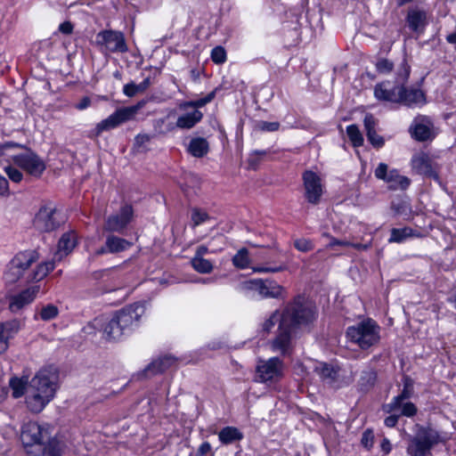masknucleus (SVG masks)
<instances>
[{
	"label": "nucleus",
	"mask_w": 456,
	"mask_h": 456,
	"mask_svg": "<svg viewBox=\"0 0 456 456\" xmlns=\"http://www.w3.org/2000/svg\"><path fill=\"white\" fill-rule=\"evenodd\" d=\"M316 318L314 308L297 297L288 304L281 313L274 311L262 325L263 330L269 333L279 322L276 336L270 342L273 352L281 355H289L293 350V339L297 330L312 323Z\"/></svg>",
	"instance_id": "obj_1"
},
{
	"label": "nucleus",
	"mask_w": 456,
	"mask_h": 456,
	"mask_svg": "<svg viewBox=\"0 0 456 456\" xmlns=\"http://www.w3.org/2000/svg\"><path fill=\"white\" fill-rule=\"evenodd\" d=\"M20 440L29 454L33 453V447H39L42 456H61L62 444L55 438L50 439L48 428L37 422L29 421L22 426Z\"/></svg>",
	"instance_id": "obj_2"
},
{
	"label": "nucleus",
	"mask_w": 456,
	"mask_h": 456,
	"mask_svg": "<svg viewBox=\"0 0 456 456\" xmlns=\"http://www.w3.org/2000/svg\"><path fill=\"white\" fill-rule=\"evenodd\" d=\"M144 314V307L134 304L118 312L104 328V334L110 340H118L125 330L136 325Z\"/></svg>",
	"instance_id": "obj_3"
},
{
	"label": "nucleus",
	"mask_w": 456,
	"mask_h": 456,
	"mask_svg": "<svg viewBox=\"0 0 456 456\" xmlns=\"http://www.w3.org/2000/svg\"><path fill=\"white\" fill-rule=\"evenodd\" d=\"M380 327L372 319H365L346 330L348 339L361 349H368L379 342Z\"/></svg>",
	"instance_id": "obj_4"
},
{
	"label": "nucleus",
	"mask_w": 456,
	"mask_h": 456,
	"mask_svg": "<svg viewBox=\"0 0 456 456\" xmlns=\"http://www.w3.org/2000/svg\"><path fill=\"white\" fill-rule=\"evenodd\" d=\"M144 105L145 101H141L135 105L118 109L107 118L99 122L96 126L88 133V137L91 139L97 138L103 132L113 129L119 125L134 118L139 110H141Z\"/></svg>",
	"instance_id": "obj_5"
},
{
	"label": "nucleus",
	"mask_w": 456,
	"mask_h": 456,
	"mask_svg": "<svg viewBox=\"0 0 456 456\" xmlns=\"http://www.w3.org/2000/svg\"><path fill=\"white\" fill-rule=\"evenodd\" d=\"M441 442L440 434L431 428H420L407 446L410 456H432L431 450Z\"/></svg>",
	"instance_id": "obj_6"
},
{
	"label": "nucleus",
	"mask_w": 456,
	"mask_h": 456,
	"mask_svg": "<svg viewBox=\"0 0 456 456\" xmlns=\"http://www.w3.org/2000/svg\"><path fill=\"white\" fill-rule=\"evenodd\" d=\"M38 258V254L35 250H26L16 254L6 266L4 273V281L8 284L17 282Z\"/></svg>",
	"instance_id": "obj_7"
},
{
	"label": "nucleus",
	"mask_w": 456,
	"mask_h": 456,
	"mask_svg": "<svg viewBox=\"0 0 456 456\" xmlns=\"http://www.w3.org/2000/svg\"><path fill=\"white\" fill-rule=\"evenodd\" d=\"M410 66L407 64L406 61L403 60L397 71L396 78V82L401 86H394L393 88H387L386 83L377 85L374 90L376 98L393 102H402L404 88L403 84L407 81L410 76Z\"/></svg>",
	"instance_id": "obj_8"
},
{
	"label": "nucleus",
	"mask_w": 456,
	"mask_h": 456,
	"mask_svg": "<svg viewBox=\"0 0 456 456\" xmlns=\"http://www.w3.org/2000/svg\"><path fill=\"white\" fill-rule=\"evenodd\" d=\"M63 222L61 213L50 204L40 208L34 218V226L41 232H49L57 229Z\"/></svg>",
	"instance_id": "obj_9"
},
{
	"label": "nucleus",
	"mask_w": 456,
	"mask_h": 456,
	"mask_svg": "<svg viewBox=\"0 0 456 456\" xmlns=\"http://www.w3.org/2000/svg\"><path fill=\"white\" fill-rule=\"evenodd\" d=\"M304 196L308 203L318 205L324 192L321 177L311 170H305L302 175Z\"/></svg>",
	"instance_id": "obj_10"
},
{
	"label": "nucleus",
	"mask_w": 456,
	"mask_h": 456,
	"mask_svg": "<svg viewBox=\"0 0 456 456\" xmlns=\"http://www.w3.org/2000/svg\"><path fill=\"white\" fill-rule=\"evenodd\" d=\"M375 176L388 183L390 190H406L411 180L404 175H401L395 169L388 171V167L385 163H380L375 170Z\"/></svg>",
	"instance_id": "obj_11"
},
{
	"label": "nucleus",
	"mask_w": 456,
	"mask_h": 456,
	"mask_svg": "<svg viewBox=\"0 0 456 456\" xmlns=\"http://www.w3.org/2000/svg\"><path fill=\"white\" fill-rule=\"evenodd\" d=\"M133 215L132 206L125 205L121 207L118 213L110 215L105 219L103 231L123 233L124 230L132 221Z\"/></svg>",
	"instance_id": "obj_12"
},
{
	"label": "nucleus",
	"mask_w": 456,
	"mask_h": 456,
	"mask_svg": "<svg viewBox=\"0 0 456 456\" xmlns=\"http://www.w3.org/2000/svg\"><path fill=\"white\" fill-rule=\"evenodd\" d=\"M56 379L55 371L50 369H42L30 380L29 385L38 390L39 393H44L53 398L56 390Z\"/></svg>",
	"instance_id": "obj_13"
},
{
	"label": "nucleus",
	"mask_w": 456,
	"mask_h": 456,
	"mask_svg": "<svg viewBox=\"0 0 456 456\" xmlns=\"http://www.w3.org/2000/svg\"><path fill=\"white\" fill-rule=\"evenodd\" d=\"M283 362L278 357L259 361L256 367L257 377L262 382L275 381L281 378Z\"/></svg>",
	"instance_id": "obj_14"
},
{
	"label": "nucleus",
	"mask_w": 456,
	"mask_h": 456,
	"mask_svg": "<svg viewBox=\"0 0 456 456\" xmlns=\"http://www.w3.org/2000/svg\"><path fill=\"white\" fill-rule=\"evenodd\" d=\"M97 44L101 45L105 50L112 53H125L127 46L124 35L121 32L113 30L101 31L96 36Z\"/></svg>",
	"instance_id": "obj_15"
},
{
	"label": "nucleus",
	"mask_w": 456,
	"mask_h": 456,
	"mask_svg": "<svg viewBox=\"0 0 456 456\" xmlns=\"http://www.w3.org/2000/svg\"><path fill=\"white\" fill-rule=\"evenodd\" d=\"M248 289L258 292L263 297L282 298L285 289L274 281L251 280L246 283Z\"/></svg>",
	"instance_id": "obj_16"
},
{
	"label": "nucleus",
	"mask_w": 456,
	"mask_h": 456,
	"mask_svg": "<svg viewBox=\"0 0 456 456\" xmlns=\"http://www.w3.org/2000/svg\"><path fill=\"white\" fill-rule=\"evenodd\" d=\"M13 162L32 175L38 176L45 169L44 162L33 152L12 155Z\"/></svg>",
	"instance_id": "obj_17"
},
{
	"label": "nucleus",
	"mask_w": 456,
	"mask_h": 456,
	"mask_svg": "<svg viewBox=\"0 0 456 456\" xmlns=\"http://www.w3.org/2000/svg\"><path fill=\"white\" fill-rule=\"evenodd\" d=\"M411 167L414 172L434 179H438V175L434 169L429 155L424 151H419L412 156Z\"/></svg>",
	"instance_id": "obj_18"
},
{
	"label": "nucleus",
	"mask_w": 456,
	"mask_h": 456,
	"mask_svg": "<svg viewBox=\"0 0 456 456\" xmlns=\"http://www.w3.org/2000/svg\"><path fill=\"white\" fill-rule=\"evenodd\" d=\"M40 290L39 285H35L22 290L20 293L12 296L9 302V310L12 313H17L26 305L34 301Z\"/></svg>",
	"instance_id": "obj_19"
},
{
	"label": "nucleus",
	"mask_w": 456,
	"mask_h": 456,
	"mask_svg": "<svg viewBox=\"0 0 456 456\" xmlns=\"http://www.w3.org/2000/svg\"><path fill=\"white\" fill-rule=\"evenodd\" d=\"M53 398L50 395L45 394H41L36 388L32 387L28 384L27 388V396H26V403L28 408L35 413H38L43 411L45 405L52 400Z\"/></svg>",
	"instance_id": "obj_20"
},
{
	"label": "nucleus",
	"mask_w": 456,
	"mask_h": 456,
	"mask_svg": "<svg viewBox=\"0 0 456 456\" xmlns=\"http://www.w3.org/2000/svg\"><path fill=\"white\" fill-rule=\"evenodd\" d=\"M413 393V381L410 377L403 378V389L393 401L383 406V410L387 413H393L400 409L402 403L410 398Z\"/></svg>",
	"instance_id": "obj_21"
},
{
	"label": "nucleus",
	"mask_w": 456,
	"mask_h": 456,
	"mask_svg": "<svg viewBox=\"0 0 456 456\" xmlns=\"http://www.w3.org/2000/svg\"><path fill=\"white\" fill-rule=\"evenodd\" d=\"M431 126L432 124L427 118L418 117L410 128L411 136L419 142L428 141L432 137Z\"/></svg>",
	"instance_id": "obj_22"
},
{
	"label": "nucleus",
	"mask_w": 456,
	"mask_h": 456,
	"mask_svg": "<svg viewBox=\"0 0 456 456\" xmlns=\"http://www.w3.org/2000/svg\"><path fill=\"white\" fill-rule=\"evenodd\" d=\"M364 129L368 141L375 148H381L385 144L384 138L377 134L378 120L370 113L365 115L363 119Z\"/></svg>",
	"instance_id": "obj_23"
},
{
	"label": "nucleus",
	"mask_w": 456,
	"mask_h": 456,
	"mask_svg": "<svg viewBox=\"0 0 456 456\" xmlns=\"http://www.w3.org/2000/svg\"><path fill=\"white\" fill-rule=\"evenodd\" d=\"M77 234L74 231H69L61 235L58 242V250L54 258L61 261L64 256H68L77 246Z\"/></svg>",
	"instance_id": "obj_24"
},
{
	"label": "nucleus",
	"mask_w": 456,
	"mask_h": 456,
	"mask_svg": "<svg viewBox=\"0 0 456 456\" xmlns=\"http://www.w3.org/2000/svg\"><path fill=\"white\" fill-rule=\"evenodd\" d=\"M177 362V359L171 355H165L163 357H159L152 361L147 368L144 370L146 375H157L163 373L173 365H175Z\"/></svg>",
	"instance_id": "obj_25"
},
{
	"label": "nucleus",
	"mask_w": 456,
	"mask_h": 456,
	"mask_svg": "<svg viewBox=\"0 0 456 456\" xmlns=\"http://www.w3.org/2000/svg\"><path fill=\"white\" fill-rule=\"evenodd\" d=\"M338 370L339 369L338 367L328 364L326 362H319L314 368V371L317 373L320 379L329 385H331L337 381L338 377Z\"/></svg>",
	"instance_id": "obj_26"
},
{
	"label": "nucleus",
	"mask_w": 456,
	"mask_h": 456,
	"mask_svg": "<svg viewBox=\"0 0 456 456\" xmlns=\"http://www.w3.org/2000/svg\"><path fill=\"white\" fill-rule=\"evenodd\" d=\"M132 243L123 238L115 235H109L106 238V250L110 254H116L126 250Z\"/></svg>",
	"instance_id": "obj_27"
},
{
	"label": "nucleus",
	"mask_w": 456,
	"mask_h": 456,
	"mask_svg": "<svg viewBox=\"0 0 456 456\" xmlns=\"http://www.w3.org/2000/svg\"><path fill=\"white\" fill-rule=\"evenodd\" d=\"M203 118L201 111L194 110L192 112L180 116L176 120V126L182 129H191Z\"/></svg>",
	"instance_id": "obj_28"
},
{
	"label": "nucleus",
	"mask_w": 456,
	"mask_h": 456,
	"mask_svg": "<svg viewBox=\"0 0 456 456\" xmlns=\"http://www.w3.org/2000/svg\"><path fill=\"white\" fill-rule=\"evenodd\" d=\"M425 102V94L421 90L403 88L402 102L406 106L411 107L419 103L423 104Z\"/></svg>",
	"instance_id": "obj_29"
},
{
	"label": "nucleus",
	"mask_w": 456,
	"mask_h": 456,
	"mask_svg": "<svg viewBox=\"0 0 456 456\" xmlns=\"http://www.w3.org/2000/svg\"><path fill=\"white\" fill-rule=\"evenodd\" d=\"M209 151V144L205 138H192L188 146V151L195 158L204 157Z\"/></svg>",
	"instance_id": "obj_30"
},
{
	"label": "nucleus",
	"mask_w": 456,
	"mask_h": 456,
	"mask_svg": "<svg viewBox=\"0 0 456 456\" xmlns=\"http://www.w3.org/2000/svg\"><path fill=\"white\" fill-rule=\"evenodd\" d=\"M426 13L419 10H411L407 15V22L411 29L419 31L425 25Z\"/></svg>",
	"instance_id": "obj_31"
},
{
	"label": "nucleus",
	"mask_w": 456,
	"mask_h": 456,
	"mask_svg": "<svg viewBox=\"0 0 456 456\" xmlns=\"http://www.w3.org/2000/svg\"><path fill=\"white\" fill-rule=\"evenodd\" d=\"M377 380V372L373 369H367L362 371L359 387L362 391L367 392L371 389Z\"/></svg>",
	"instance_id": "obj_32"
},
{
	"label": "nucleus",
	"mask_w": 456,
	"mask_h": 456,
	"mask_svg": "<svg viewBox=\"0 0 456 456\" xmlns=\"http://www.w3.org/2000/svg\"><path fill=\"white\" fill-rule=\"evenodd\" d=\"M219 440L224 444H232L242 439L243 436L238 428L233 427L224 428L218 434Z\"/></svg>",
	"instance_id": "obj_33"
},
{
	"label": "nucleus",
	"mask_w": 456,
	"mask_h": 456,
	"mask_svg": "<svg viewBox=\"0 0 456 456\" xmlns=\"http://www.w3.org/2000/svg\"><path fill=\"white\" fill-rule=\"evenodd\" d=\"M53 269V261H48L40 264L39 265H37V269L28 275V281H41Z\"/></svg>",
	"instance_id": "obj_34"
},
{
	"label": "nucleus",
	"mask_w": 456,
	"mask_h": 456,
	"mask_svg": "<svg viewBox=\"0 0 456 456\" xmlns=\"http://www.w3.org/2000/svg\"><path fill=\"white\" fill-rule=\"evenodd\" d=\"M419 236L414 232V231L410 227H403V228H393L391 230V235L388 240L390 243L396 242L400 243L405 240L408 238Z\"/></svg>",
	"instance_id": "obj_35"
},
{
	"label": "nucleus",
	"mask_w": 456,
	"mask_h": 456,
	"mask_svg": "<svg viewBox=\"0 0 456 456\" xmlns=\"http://www.w3.org/2000/svg\"><path fill=\"white\" fill-rule=\"evenodd\" d=\"M151 85V77H146L142 83L136 85L133 82L125 85L123 92L128 97H133L138 93L146 91Z\"/></svg>",
	"instance_id": "obj_36"
},
{
	"label": "nucleus",
	"mask_w": 456,
	"mask_h": 456,
	"mask_svg": "<svg viewBox=\"0 0 456 456\" xmlns=\"http://www.w3.org/2000/svg\"><path fill=\"white\" fill-rule=\"evenodd\" d=\"M27 379H19V378H12L10 379L9 385L10 387L12 390V396L14 398H19L24 395V393H27Z\"/></svg>",
	"instance_id": "obj_37"
},
{
	"label": "nucleus",
	"mask_w": 456,
	"mask_h": 456,
	"mask_svg": "<svg viewBox=\"0 0 456 456\" xmlns=\"http://www.w3.org/2000/svg\"><path fill=\"white\" fill-rule=\"evenodd\" d=\"M191 263L193 269L200 273H209L213 270L212 263L203 257H192Z\"/></svg>",
	"instance_id": "obj_38"
},
{
	"label": "nucleus",
	"mask_w": 456,
	"mask_h": 456,
	"mask_svg": "<svg viewBox=\"0 0 456 456\" xmlns=\"http://www.w3.org/2000/svg\"><path fill=\"white\" fill-rule=\"evenodd\" d=\"M346 134L354 147H360L363 144V136L356 125L348 126Z\"/></svg>",
	"instance_id": "obj_39"
},
{
	"label": "nucleus",
	"mask_w": 456,
	"mask_h": 456,
	"mask_svg": "<svg viewBox=\"0 0 456 456\" xmlns=\"http://www.w3.org/2000/svg\"><path fill=\"white\" fill-rule=\"evenodd\" d=\"M232 264L240 269H244L248 267L249 265L248 249L245 248L240 249L232 257Z\"/></svg>",
	"instance_id": "obj_40"
},
{
	"label": "nucleus",
	"mask_w": 456,
	"mask_h": 456,
	"mask_svg": "<svg viewBox=\"0 0 456 456\" xmlns=\"http://www.w3.org/2000/svg\"><path fill=\"white\" fill-rule=\"evenodd\" d=\"M41 320L47 322L54 319L59 314V309L53 304L44 305L37 314Z\"/></svg>",
	"instance_id": "obj_41"
},
{
	"label": "nucleus",
	"mask_w": 456,
	"mask_h": 456,
	"mask_svg": "<svg viewBox=\"0 0 456 456\" xmlns=\"http://www.w3.org/2000/svg\"><path fill=\"white\" fill-rule=\"evenodd\" d=\"M4 327V330L9 336L10 339L20 330V322L17 319H13L5 322H1Z\"/></svg>",
	"instance_id": "obj_42"
},
{
	"label": "nucleus",
	"mask_w": 456,
	"mask_h": 456,
	"mask_svg": "<svg viewBox=\"0 0 456 456\" xmlns=\"http://www.w3.org/2000/svg\"><path fill=\"white\" fill-rule=\"evenodd\" d=\"M209 219V216L207 212L202 211L199 208H193L191 212L192 226H198L202 223Z\"/></svg>",
	"instance_id": "obj_43"
},
{
	"label": "nucleus",
	"mask_w": 456,
	"mask_h": 456,
	"mask_svg": "<svg viewBox=\"0 0 456 456\" xmlns=\"http://www.w3.org/2000/svg\"><path fill=\"white\" fill-rule=\"evenodd\" d=\"M216 90L210 92L208 95H206L203 98L198 99L196 101H191L189 102H186V106L193 107V108H201L204 107L206 104L210 102L216 96Z\"/></svg>",
	"instance_id": "obj_44"
},
{
	"label": "nucleus",
	"mask_w": 456,
	"mask_h": 456,
	"mask_svg": "<svg viewBox=\"0 0 456 456\" xmlns=\"http://www.w3.org/2000/svg\"><path fill=\"white\" fill-rule=\"evenodd\" d=\"M211 59L216 64L224 63L226 61V53L224 47L216 46L211 52Z\"/></svg>",
	"instance_id": "obj_45"
},
{
	"label": "nucleus",
	"mask_w": 456,
	"mask_h": 456,
	"mask_svg": "<svg viewBox=\"0 0 456 456\" xmlns=\"http://www.w3.org/2000/svg\"><path fill=\"white\" fill-rule=\"evenodd\" d=\"M269 153V151H254L248 158V165L256 169L259 161Z\"/></svg>",
	"instance_id": "obj_46"
},
{
	"label": "nucleus",
	"mask_w": 456,
	"mask_h": 456,
	"mask_svg": "<svg viewBox=\"0 0 456 456\" xmlns=\"http://www.w3.org/2000/svg\"><path fill=\"white\" fill-rule=\"evenodd\" d=\"M376 69L379 73L387 74L393 70L394 64L389 60L381 58L376 62Z\"/></svg>",
	"instance_id": "obj_47"
},
{
	"label": "nucleus",
	"mask_w": 456,
	"mask_h": 456,
	"mask_svg": "<svg viewBox=\"0 0 456 456\" xmlns=\"http://www.w3.org/2000/svg\"><path fill=\"white\" fill-rule=\"evenodd\" d=\"M256 127L260 131L274 132L280 128L279 122L259 121Z\"/></svg>",
	"instance_id": "obj_48"
},
{
	"label": "nucleus",
	"mask_w": 456,
	"mask_h": 456,
	"mask_svg": "<svg viewBox=\"0 0 456 456\" xmlns=\"http://www.w3.org/2000/svg\"><path fill=\"white\" fill-rule=\"evenodd\" d=\"M400 408H402L399 413L400 416L413 417L417 413V407L411 402L405 403H402Z\"/></svg>",
	"instance_id": "obj_49"
},
{
	"label": "nucleus",
	"mask_w": 456,
	"mask_h": 456,
	"mask_svg": "<svg viewBox=\"0 0 456 456\" xmlns=\"http://www.w3.org/2000/svg\"><path fill=\"white\" fill-rule=\"evenodd\" d=\"M294 246L297 249L302 252H307L313 249V243L306 239H297L294 241Z\"/></svg>",
	"instance_id": "obj_50"
},
{
	"label": "nucleus",
	"mask_w": 456,
	"mask_h": 456,
	"mask_svg": "<svg viewBox=\"0 0 456 456\" xmlns=\"http://www.w3.org/2000/svg\"><path fill=\"white\" fill-rule=\"evenodd\" d=\"M373 443H374V434H373L372 430H370V429L365 430L362 434V436L361 439V444L365 448H370V447H372Z\"/></svg>",
	"instance_id": "obj_51"
},
{
	"label": "nucleus",
	"mask_w": 456,
	"mask_h": 456,
	"mask_svg": "<svg viewBox=\"0 0 456 456\" xmlns=\"http://www.w3.org/2000/svg\"><path fill=\"white\" fill-rule=\"evenodd\" d=\"M9 340L10 338L7 333H5V330H4V327L0 322V354H3L7 350L9 346Z\"/></svg>",
	"instance_id": "obj_52"
},
{
	"label": "nucleus",
	"mask_w": 456,
	"mask_h": 456,
	"mask_svg": "<svg viewBox=\"0 0 456 456\" xmlns=\"http://www.w3.org/2000/svg\"><path fill=\"white\" fill-rule=\"evenodd\" d=\"M4 169H5L7 175L9 176V178L12 181H13L15 183H19L22 180L23 175H22L21 172L19 171L18 169H16L15 167L8 166Z\"/></svg>",
	"instance_id": "obj_53"
},
{
	"label": "nucleus",
	"mask_w": 456,
	"mask_h": 456,
	"mask_svg": "<svg viewBox=\"0 0 456 456\" xmlns=\"http://www.w3.org/2000/svg\"><path fill=\"white\" fill-rule=\"evenodd\" d=\"M151 141V136L149 134H138L134 139V145L137 148L142 147L145 143Z\"/></svg>",
	"instance_id": "obj_54"
},
{
	"label": "nucleus",
	"mask_w": 456,
	"mask_h": 456,
	"mask_svg": "<svg viewBox=\"0 0 456 456\" xmlns=\"http://www.w3.org/2000/svg\"><path fill=\"white\" fill-rule=\"evenodd\" d=\"M399 417V414L393 413L385 419L384 423L387 428H394L396 426Z\"/></svg>",
	"instance_id": "obj_55"
},
{
	"label": "nucleus",
	"mask_w": 456,
	"mask_h": 456,
	"mask_svg": "<svg viewBox=\"0 0 456 456\" xmlns=\"http://www.w3.org/2000/svg\"><path fill=\"white\" fill-rule=\"evenodd\" d=\"M285 270V266L280 265L276 267H256L254 269L255 272L258 273H277Z\"/></svg>",
	"instance_id": "obj_56"
},
{
	"label": "nucleus",
	"mask_w": 456,
	"mask_h": 456,
	"mask_svg": "<svg viewBox=\"0 0 456 456\" xmlns=\"http://www.w3.org/2000/svg\"><path fill=\"white\" fill-rule=\"evenodd\" d=\"M211 452V445L208 442L203 443L198 449L196 456H206Z\"/></svg>",
	"instance_id": "obj_57"
},
{
	"label": "nucleus",
	"mask_w": 456,
	"mask_h": 456,
	"mask_svg": "<svg viewBox=\"0 0 456 456\" xmlns=\"http://www.w3.org/2000/svg\"><path fill=\"white\" fill-rule=\"evenodd\" d=\"M59 30L63 34L69 35L72 33L73 25L69 21H64L60 25Z\"/></svg>",
	"instance_id": "obj_58"
},
{
	"label": "nucleus",
	"mask_w": 456,
	"mask_h": 456,
	"mask_svg": "<svg viewBox=\"0 0 456 456\" xmlns=\"http://www.w3.org/2000/svg\"><path fill=\"white\" fill-rule=\"evenodd\" d=\"M91 104V99L87 96L83 97L80 102L77 104L76 108L78 110H85Z\"/></svg>",
	"instance_id": "obj_59"
},
{
	"label": "nucleus",
	"mask_w": 456,
	"mask_h": 456,
	"mask_svg": "<svg viewBox=\"0 0 456 456\" xmlns=\"http://www.w3.org/2000/svg\"><path fill=\"white\" fill-rule=\"evenodd\" d=\"M8 191V181L0 175V195H4Z\"/></svg>",
	"instance_id": "obj_60"
},
{
	"label": "nucleus",
	"mask_w": 456,
	"mask_h": 456,
	"mask_svg": "<svg viewBox=\"0 0 456 456\" xmlns=\"http://www.w3.org/2000/svg\"><path fill=\"white\" fill-rule=\"evenodd\" d=\"M381 449L382 451L387 454L390 452L391 449H392V445H391V443L390 441L387 439V438H384L382 443H381Z\"/></svg>",
	"instance_id": "obj_61"
},
{
	"label": "nucleus",
	"mask_w": 456,
	"mask_h": 456,
	"mask_svg": "<svg viewBox=\"0 0 456 456\" xmlns=\"http://www.w3.org/2000/svg\"><path fill=\"white\" fill-rule=\"evenodd\" d=\"M336 245L348 247L350 245V242L347 240H339L337 239H332L331 241L330 242L329 246L330 248H332Z\"/></svg>",
	"instance_id": "obj_62"
},
{
	"label": "nucleus",
	"mask_w": 456,
	"mask_h": 456,
	"mask_svg": "<svg viewBox=\"0 0 456 456\" xmlns=\"http://www.w3.org/2000/svg\"><path fill=\"white\" fill-rule=\"evenodd\" d=\"M20 147H21V145L19 143L9 142H5L4 144L0 146V151H2L3 150H9V149H12V148H20Z\"/></svg>",
	"instance_id": "obj_63"
},
{
	"label": "nucleus",
	"mask_w": 456,
	"mask_h": 456,
	"mask_svg": "<svg viewBox=\"0 0 456 456\" xmlns=\"http://www.w3.org/2000/svg\"><path fill=\"white\" fill-rule=\"evenodd\" d=\"M208 249L206 246L201 245L198 247L195 256L193 257H203V256L208 253Z\"/></svg>",
	"instance_id": "obj_64"
}]
</instances>
